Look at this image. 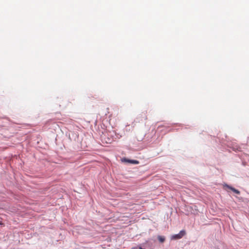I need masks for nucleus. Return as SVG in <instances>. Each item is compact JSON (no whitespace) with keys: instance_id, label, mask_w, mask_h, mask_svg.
Masks as SVG:
<instances>
[{"instance_id":"nucleus-1","label":"nucleus","mask_w":249,"mask_h":249,"mask_svg":"<svg viewBox=\"0 0 249 249\" xmlns=\"http://www.w3.org/2000/svg\"><path fill=\"white\" fill-rule=\"evenodd\" d=\"M186 234V231L184 230H181L179 233L175 234L171 236V240H178L182 238Z\"/></svg>"},{"instance_id":"nucleus-2","label":"nucleus","mask_w":249,"mask_h":249,"mask_svg":"<svg viewBox=\"0 0 249 249\" xmlns=\"http://www.w3.org/2000/svg\"><path fill=\"white\" fill-rule=\"evenodd\" d=\"M121 161L123 162H126L131 164H138L139 163V161L137 160L129 159L126 158H123L121 159Z\"/></svg>"},{"instance_id":"nucleus-3","label":"nucleus","mask_w":249,"mask_h":249,"mask_svg":"<svg viewBox=\"0 0 249 249\" xmlns=\"http://www.w3.org/2000/svg\"><path fill=\"white\" fill-rule=\"evenodd\" d=\"M223 186L224 187H226L227 188L231 190L233 193H234L235 194H236L237 195H239L240 194V192L238 190L234 188V187H232L231 186L227 183H224L223 184Z\"/></svg>"},{"instance_id":"nucleus-4","label":"nucleus","mask_w":249,"mask_h":249,"mask_svg":"<svg viewBox=\"0 0 249 249\" xmlns=\"http://www.w3.org/2000/svg\"><path fill=\"white\" fill-rule=\"evenodd\" d=\"M158 239L160 243H163L164 242L165 238L164 236H161V235H158Z\"/></svg>"},{"instance_id":"nucleus-5","label":"nucleus","mask_w":249,"mask_h":249,"mask_svg":"<svg viewBox=\"0 0 249 249\" xmlns=\"http://www.w3.org/2000/svg\"><path fill=\"white\" fill-rule=\"evenodd\" d=\"M2 222L0 221V225H2Z\"/></svg>"}]
</instances>
